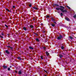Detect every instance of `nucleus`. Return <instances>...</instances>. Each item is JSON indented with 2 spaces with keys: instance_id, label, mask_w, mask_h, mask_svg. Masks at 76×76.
I'll use <instances>...</instances> for the list:
<instances>
[{
  "instance_id": "nucleus-36",
  "label": "nucleus",
  "mask_w": 76,
  "mask_h": 76,
  "mask_svg": "<svg viewBox=\"0 0 76 76\" xmlns=\"http://www.w3.org/2000/svg\"><path fill=\"white\" fill-rule=\"evenodd\" d=\"M53 23H55V24H56V22L54 21V22H53Z\"/></svg>"
},
{
  "instance_id": "nucleus-6",
  "label": "nucleus",
  "mask_w": 76,
  "mask_h": 76,
  "mask_svg": "<svg viewBox=\"0 0 76 76\" xmlns=\"http://www.w3.org/2000/svg\"><path fill=\"white\" fill-rule=\"evenodd\" d=\"M46 54L47 56H48L49 55H50V53L48 52H46Z\"/></svg>"
},
{
  "instance_id": "nucleus-37",
  "label": "nucleus",
  "mask_w": 76,
  "mask_h": 76,
  "mask_svg": "<svg viewBox=\"0 0 76 76\" xmlns=\"http://www.w3.org/2000/svg\"><path fill=\"white\" fill-rule=\"evenodd\" d=\"M33 20H35V18H33Z\"/></svg>"
},
{
  "instance_id": "nucleus-45",
  "label": "nucleus",
  "mask_w": 76,
  "mask_h": 76,
  "mask_svg": "<svg viewBox=\"0 0 76 76\" xmlns=\"http://www.w3.org/2000/svg\"><path fill=\"white\" fill-rule=\"evenodd\" d=\"M7 35H9V34H7Z\"/></svg>"
},
{
  "instance_id": "nucleus-28",
  "label": "nucleus",
  "mask_w": 76,
  "mask_h": 76,
  "mask_svg": "<svg viewBox=\"0 0 76 76\" xmlns=\"http://www.w3.org/2000/svg\"><path fill=\"white\" fill-rule=\"evenodd\" d=\"M5 10H6L8 11V12L9 11V10L7 8H5Z\"/></svg>"
},
{
  "instance_id": "nucleus-21",
  "label": "nucleus",
  "mask_w": 76,
  "mask_h": 76,
  "mask_svg": "<svg viewBox=\"0 0 76 76\" xmlns=\"http://www.w3.org/2000/svg\"><path fill=\"white\" fill-rule=\"evenodd\" d=\"M51 20L52 21H54V20H55L54 18H53L52 17L51 18Z\"/></svg>"
},
{
  "instance_id": "nucleus-1",
  "label": "nucleus",
  "mask_w": 76,
  "mask_h": 76,
  "mask_svg": "<svg viewBox=\"0 0 76 76\" xmlns=\"http://www.w3.org/2000/svg\"><path fill=\"white\" fill-rule=\"evenodd\" d=\"M60 8L58 7L56 8V10H60L63 13H64V12L66 13L67 12L66 9L64 10V9H65V7H64L62 6H60Z\"/></svg>"
},
{
  "instance_id": "nucleus-18",
  "label": "nucleus",
  "mask_w": 76,
  "mask_h": 76,
  "mask_svg": "<svg viewBox=\"0 0 76 76\" xmlns=\"http://www.w3.org/2000/svg\"><path fill=\"white\" fill-rule=\"evenodd\" d=\"M28 6L30 7H32V4H30L28 5Z\"/></svg>"
},
{
  "instance_id": "nucleus-49",
  "label": "nucleus",
  "mask_w": 76,
  "mask_h": 76,
  "mask_svg": "<svg viewBox=\"0 0 76 76\" xmlns=\"http://www.w3.org/2000/svg\"><path fill=\"white\" fill-rule=\"evenodd\" d=\"M64 55V56H65V55Z\"/></svg>"
},
{
  "instance_id": "nucleus-41",
  "label": "nucleus",
  "mask_w": 76,
  "mask_h": 76,
  "mask_svg": "<svg viewBox=\"0 0 76 76\" xmlns=\"http://www.w3.org/2000/svg\"><path fill=\"white\" fill-rule=\"evenodd\" d=\"M45 42H47V40H45Z\"/></svg>"
},
{
  "instance_id": "nucleus-39",
  "label": "nucleus",
  "mask_w": 76,
  "mask_h": 76,
  "mask_svg": "<svg viewBox=\"0 0 76 76\" xmlns=\"http://www.w3.org/2000/svg\"><path fill=\"white\" fill-rule=\"evenodd\" d=\"M43 25V24L42 23L41 24V25Z\"/></svg>"
},
{
  "instance_id": "nucleus-9",
  "label": "nucleus",
  "mask_w": 76,
  "mask_h": 76,
  "mask_svg": "<svg viewBox=\"0 0 76 76\" xmlns=\"http://www.w3.org/2000/svg\"><path fill=\"white\" fill-rule=\"evenodd\" d=\"M63 57V55H62L61 54H59V57L60 58H61L62 57Z\"/></svg>"
},
{
  "instance_id": "nucleus-44",
  "label": "nucleus",
  "mask_w": 76,
  "mask_h": 76,
  "mask_svg": "<svg viewBox=\"0 0 76 76\" xmlns=\"http://www.w3.org/2000/svg\"><path fill=\"white\" fill-rule=\"evenodd\" d=\"M45 76H47V75H45Z\"/></svg>"
},
{
  "instance_id": "nucleus-42",
  "label": "nucleus",
  "mask_w": 76,
  "mask_h": 76,
  "mask_svg": "<svg viewBox=\"0 0 76 76\" xmlns=\"http://www.w3.org/2000/svg\"><path fill=\"white\" fill-rule=\"evenodd\" d=\"M8 12H11V11H9H9Z\"/></svg>"
},
{
  "instance_id": "nucleus-38",
  "label": "nucleus",
  "mask_w": 76,
  "mask_h": 76,
  "mask_svg": "<svg viewBox=\"0 0 76 76\" xmlns=\"http://www.w3.org/2000/svg\"><path fill=\"white\" fill-rule=\"evenodd\" d=\"M43 33H45V31H44L43 32Z\"/></svg>"
},
{
  "instance_id": "nucleus-24",
  "label": "nucleus",
  "mask_w": 76,
  "mask_h": 76,
  "mask_svg": "<svg viewBox=\"0 0 76 76\" xmlns=\"http://www.w3.org/2000/svg\"><path fill=\"white\" fill-rule=\"evenodd\" d=\"M61 16H63V13H61Z\"/></svg>"
},
{
  "instance_id": "nucleus-32",
  "label": "nucleus",
  "mask_w": 76,
  "mask_h": 76,
  "mask_svg": "<svg viewBox=\"0 0 76 76\" xmlns=\"http://www.w3.org/2000/svg\"><path fill=\"white\" fill-rule=\"evenodd\" d=\"M0 38H3V36H1L0 37Z\"/></svg>"
},
{
  "instance_id": "nucleus-22",
  "label": "nucleus",
  "mask_w": 76,
  "mask_h": 76,
  "mask_svg": "<svg viewBox=\"0 0 76 76\" xmlns=\"http://www.w3.org/2000/svg\"><path fill=\"white\" fill-rule=\"evenodd\" d=\"M51 26H53L54 27L55 26V24H52Z\"/></svg>"
},
{
  "instance_id": "nucleus-50",
  "label": "nucleus",
  "mask_w": 76,
  "mask_h": 76,
  "mask_svg": "<svg viewBox=\"0 0 76 76\" xmlns=\"http://www.w3.org/2000/svg\"><path fill=\"white\" fill-rule=\"evenodd\" d=\"M26 76H27V75H26Z\"/></svg>"
},
{
  "instance_id": "nucleus-10",
  "label": "nucleus",
  "mask_w": 76,
  "mask_h": 76,
  "mask_svg": "<svg viewBox=\"0 0 76 76\" xmlns=\"http://www.w3.org/2000/svg\"><path fill=\"white\" fill-rule=\"evenodd\" d=\"M30 27L31 28H34V27L32 25H30Z\"/></svg>"
},
{
  "instance_id": "nucleus-40",
  "label": "nucleus",
  "mask_w": 76,
  "mask_h": 76,
  "mask_svg": "<svg viewBox=\"0 0 76 76\" xmlns=\"http://www.w3.org/2000/svg\"><path fill=\"white\" fill-rule=\"evenodd\" d=\"M12 66H10V68H11V67H12Z\"/></svg>"
},
{
  "instance_id": "nucleus-16",
  "label": "nucleus",
  "mask_w": 76,
  "mask_h": 76,
  "mask_svg": "<svg viewBox=\"0 0 76 76\" xmlns=\"http://www.w3.org/2000/svg\"><path fill=\"white\" fill-rule=\"evenodd\" d=\"M69 38L70 39H73V37H72V36H70L69 37Z\"/></svg>"
},
{
  "instance_id": "nucleus-19",
  "label": "nucleus",
  "mask_w": 76,
  "mask_h": 76,
  "mask_svg": "<svg viewBox=\"0 0 76 76\" xmlns=\"http://www.w3.org/2000/svg\"><path fill=\"white\" fill-rule=\"evenodd\" d=\"M5 26L7 28H9V26H7V25L6 24L5 25Z\"/></svg>"
},
{
  "instance_id": "nucleus-20",
  "label": "nucleus",
  "mask_w": 76,
  "mask_h": 76,
  "mask_svg": "<svg viewBox=\"0 0 76 76\" xmlns=\"http://www.w3.org/2000/svg\"><path fill=\"white\" fill-rule=\"evenodd\" d=\"M66 7H67V8H68V9H71V8H70V7H69V6H67Z\"/></svg>"
},
{
  "instance_id": "nucleus-33",
  "label": "nucleus",
  "mask_w": 76,
  "mask_h": 76,
  "mask_svg": "<svg viewBox=\"0 0 76 76\" xmlns=\"http://www.w3.org/2000/svg\"><path fill=\"white\" fill-rule=\"evenodd\" d=\"M43 48H44V50H45V48H46V47H43Z\"/></svg>"
},
{
  "instance_id": "nucleus-31",
  "label": "nucleus",
  "mask_w": 76,
  "mask_h": 76,
  "mask_svg": "<svg viewBox=\"0 0 76 76\" xmlns=\"http://www.w3.org/2000/svg\"><path fill=\"white\" fill-rule=\"evenodd\" d=\"M1 35H3V36H4V34L3 33L1 34Z\"/></svg>"
},
{
  "instance_id": "nucleus-25",
  "label": "nucleus",
  "mask_w": 76,
  "mask_h": 76,
  "mask_svg": "<svg viewBox=\"0 0 76 76\" xmlns=\"http://www.w3.org/2000/svg\"><path fill=\"white\" fill-rule=\"evenodd\" d=\"M41 59H42V60H43L44 59V58H43V56H41Z\"/></svg>"
},
{
  "instance_id": "nucleus-14",
  "label": "nucleus",
  "mask_w": 76,
  "mask_h": 76,
  "mask_svg": "<svg viewBox=\"0 0 76 76\" xmlns=\"http://www.w3.org/2000/svg\"><path fill=\"white\" fill-rule=\"evenodd\" d=\"M23 29L24 30V31H26V27H23Z\"/></svg>"
},
{
  "instance_id": "nucleus-35",
  "label": "nucleus",
  "mask_w": 76,
  "mask_h": 76,
  "mask_svg": "<svg viewBox=\"0 0 76 76\" xmlns=\"http://www.w3.org/2000/svg\"><path fill=\"white\" fill-rule=\"evenodd\" d=\"M7 47L8 48H10V46H7Z\"/></svg>"
},
{
  "instance_id": "nucleus-11",
  "label": "nucleus",
  "mask_w": 76,
  "mask_h": 76,
  "mask_svg": "<svg viewBox=\"0 0 76 76\" xmlns=\"http://www.w3.org/2000/svg\"><path fill=\"white\" fill-rule=\"evenodd\" d=\"M35 40L37 41V42H39V39H38V38L35 39Z\"/></svg>"
},
{
  "instance_id": "nucleus-48",
  "label": "nucleus",
  "mask_w": 76,
  "mask_h": 76,
  "mask_svg": "<svg viewBox=\"0 0 76 76\" xmlns=\"http://www.w3.org/2000/svg\"><path fill=\"white\" fill-rule=\"evenodd\" d=\"M0 37H1V36L0 35Z\"/></svg>"
},
{
  "instance_id": "nucleus-3",
  "label": "nucleus",
  "mask_w": 76,
  "mask_h": 76,
  "mask_svg": "<svg viewBox=\"0 0 76 76\" xmlns=\"http://www.w3.org/2000/svg\"><path fill=\"white\" fill-rule=\"evenodd\" d=\"M5 52L6 53V54H10V53L7 50H5Z\"/></svg>"
},
{
  "instance_id": "nucleus-29",
  "label": "nucleus",
  "mask_w": 76,
  "mask_h": 76,
  "mask_svg": "<svg viewBox=\"0 0 76 76\" xmlns=\"http://www.w3.org/2000/svg\"><path fill=\"white\" fill-rule=\"evenodd\" d=\"M34 34H35V35H37V36L38 35L36 33H34Z\"/></svg>"
},
{
  "instance_id": "nucleus-30",
  "label": "nucleus",
  "mask_w": 76,
  "mask_h": 76,
  "mask_svg": "<svg viewBox=\"0 0 76 76\" xmlns=\"http://www.w3.org/2000/svg\"><path fill=\"white\" fill-rule=\"evenodd\" d=\"M12 7H13V8H15V6H13Z\"/></svg>"
},
{
  "instance_id": "nucleus-13",
  "label": "nucleus",
  "mask_w": 76,
  "mask_h": 76,
  "mask_svg": "<svg viewBox=\"0 0 76 76\" xmlns=\"http://www.w3.org/2000/svg\"><path fill=\"white\" fill-rule=\"evenodd\" d=\"M33 9H34L36 10H38V8H37V7H33Z\"/></svg>"
},
{
  "instance_id": "nucleus-23",
  "label": "nucleus",
  "mask_w": 76,
  "mask_h": 76,
  "mask_svg": "<svg viewBox=\"0 0 76 76\" xmlns=\"http://www.w3.org/2000/svg\"><path fill=\"white\" fill-rule=\"evenodd\" d=\"M44 72H45L46 73H48V72H47V71H46L44 69Z\"/></svg>"
},
{
  "instance_id": "nucleus-17",
  "label": "nucleus",
  "mask_w": 76,
  "mask_h": 76,
  "mask_svg": "<svg viewBox=\"0 0 76 76\" xmlns=\"http://www.w3.org/2000/svg\"><path fill=\"white\" fill-rule=\"evenodd\" d=\"M61 49L62 50H63L64 49V46H62L61 47Z\"/></svg>"
},
{
  "instance_id": "nucleus-7",
  "label": "nucleus",
  "mask_w": 76,
  "mask_h": 76,
  "mask_svg": "<svg viewBox=\"0 0 76 76\" xmlns=\"http://www.w3.org/2000/svg\"><path fill=\"white\" fill-rule=\"evenodd\" d=\"M3 68H4V69H7V66H4V65L3 66Z\"/></svg>"
},
{
  "instance_id": "nucleus-27",
  "label": "nucleus",
  "mask_w": 76,
  "mask_h": 76,
  "mask_svg": "<svg viewBox=\"0 0 76 76\" xmlns=\"http://www.w3.org/2000/svg\"><path fill=\"white\" fill-rule=\"evenodd\" d=\"M8 70L9 71L10 70V68L9 67H8Z\"/></svg>"
},
{
  "instance_id": "nucleus-26",
  "label": "nucleus",
  "mask_w": 76,
  "mask_h": 76,
  "mask_svg": "<svg viewBox=\"0 0 76 76\" xmlns=\"http://www.w3.org/2000/svg\"><path fill=\"white\" fill-rule=\"evenodd\" d=\"M46 18H49L50 16H49V15H47Z\"/></svg>"
},
{
  "instance_id": "nucleus-51",
  "label": "nucleus",
  "mask_w": 76,
  "mask_h": 76,
  "mask_svg": "<svg viewBox=\"0 0 76 76\" xmlns=\"http://www.w3.org/2000/svg\"><path fill=\"white\" fill-rule=\"evenodd\" d=\"M75 38L76 39V37H75Z\"/></svg>"
},
{
  "instance_id": "nucleus-47",
  "label": "nucleus",
  "mask_w": 76,
  "mask_h": 76,
  "mask_svg": "<svg viewBox=\"0 0 76 76\" xmlns=\"http://www.w3.org/2000/svg\"><path fill=\"white\" fill-rule=\"evenodd\" d=\"M0 53H1V52H0Z\"/></svg>"
},
{
  "instance_id": "nucleus-46",
  "label": "nucleus",
  "mask_w": 76,
  "mask_h": 76,
  "mask_svg": "<svg viewBox=\"0 0 76 76\" xmlns=\"http://www.w3.org/2000/svg\"><path fill=\"white\" fill-rule=\"evenodd\" d=\"M63 54H64V53H62Z\"/></svg>"
},
{
  "instance_id": "nucleus-8",
  "label": "nucleus",
  "mask_w": 76,
  "mask_h": 76,
  "mask_svg": "<svg viewBox=\"0 0 76 76\" xmlns=\"http://www.w3.org/2000/svg\"><path fill=\"white\" fill-rule=\"evenodd\" d=\"M66 19L67 21H70V19H69V18H66Z\"/></svg>"
},
{
  "instance_id": "nucleus-2",
  "label": "nucleus",
  "mask_w": 76,
  "mask_h": 76,
  "mask_svg": "<svg viewBox=\"0 0 76 76\" xmlns=\"http://www.w3.org/2000/svg\"><path fill=\"white\" fill-rule=\"evenodd\" d=\"M61 38H63V36H62V35H59V37H57V39L58 40H60L61 39Z\"/></svg>"
},
{
  "instance_id": "nucleus-12",
  "label": "nucleus",
  "mask_w": 76,
  "mask_h": 76,
  "mask_svg": "<svg viewBox=\"0 0 76 76\" xmlns=\"http://www.w3.org/2000/svg\"><path fill=\"white\" fill-rule=\"evenodd\" d=\"M29 48L31 50H34V48L31 47H29Z\"/></svg>"
},
{
  "instance_id": "nucleus-34",
  "label": "nucleus",
  "mask_w": 76,
  "mask_h": 76,
  "mask_svg": "<svg viewBox=\"0 0 76 76\" xmlns=\"http://www.w3.org/2000/svg\"><path fill=\"white\" fill-rule=\"evenodd\" d=\"M10 48H11V50H13V48H12V47H10Z\"/></svg>"
},
{
  "instance_id": "nucleus-5",
  "label": "nucleus",
  "mask_w": 76,
  "mask_h": 76,
  "mask_svg": "<svg viewBox=\"0 0 76 76\" xmlns=\"http://www.w3.org/2000/svg\"><path fill=\"white\" fill-rule=\"evenodd\" d=\"M54 6H57V7H60V5L57 4H54Z\"/></svg>"
},
{
  "instance_id": "nucleus-4",
  "label": "nucleus",
  "mask_w": 76,
  "mask_h": 76,
  "mask_svg": "<svg viewBox=\"0 0 76 76\" xmlns=\"http://www.w3.org/2000/svg\"><path fill=\"white\" fill-rule=\"evenodd\" d=\"M18 74L19 75H21L22 74V70H20L18 72Z\"/></svg>"
},
{
  "instance_id": "nucleus-43",
  "label": "nucleus",
  "mask_w": 76,
  "mask_h": 76,
  "mask_svg": "<svg viewBox=\"0 0 76 76\" xmlns=\"http://www.w3.org/2000/svg\"><path fill=\"white\" fill-rule=\"evenodd\" d=\"M18 72H17V71H15V73H17Z\"/></svg>"
},
{
  "instance_id": "nucleus-15",
  "label": "nucleus",
  "mask_w": 76,
  "mask_h": 76,
  "mask_svg": "<svg viewBox=\"0 0 76 76\" xmlns=\"http://www.w3.org/2000/svg\"><path fill=\"white\" fill-rule=\"evenodd\" d=\"M18 60H22V59H21V58H20V57H18Z\"/></svg>"
}]
</instances>
